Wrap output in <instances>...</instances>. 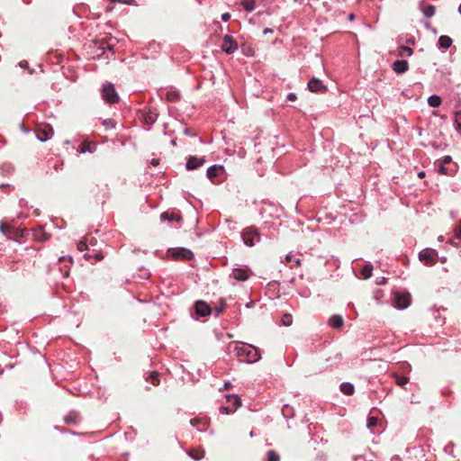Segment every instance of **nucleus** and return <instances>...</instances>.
<instances>
[{
	"instance_id": "nucleus-1",
	"label": "nucleus",
	"mask_w": 461,
	"mask_h": 461,
	"mask_svg": "<svg viewBox=\"0 0 461 461\" xmlns=\"http://www.w3.org/2000/svg\"><path fill=\"white\" fill-rule=\"evenodd\" d=\"M235 352L242 362L249 364L256 363L261 358L260 349L245 342H237Z\"/></svg>"
},
{
	"instance_id": "nucleus-2",
	"label": "nucleus",
	"mask_w": 461,
	"mask_h": 461,
	"mask_svg": "<svg viewBox=\"0 0 461 461\" xmlns=\"http://www.w3.org/2000/svg\"><path fill=\"white\" fill-rule=\"evenodd\" d=\"M240 236L244 245L249 248L255 246L261 240L259 230L254 225L243 229Z\"/></svg>"
},
{
	"instance_id": "nucleus-3",
	"label": "nucleus",
	"mask_w": 461,
	"mask_h": 461,
	"mask_svg": "<svg viewBox=\"0 0 461 461\" xmlns=\"http://www.w3.org/2000/svg\"><path fill=\"white\" fill-rule=\"evenodd\" d=\"M101 95L103 100L109 104H113L119 102L120 97L112 83H105L101 89Z\"/></svg>"
},
{
	"instance_id": "nucleus-4",
	"label": "nucleus",
	"mask_w": 461,
	"mask_h": 461,
	"mask_svg": "<svg viewBox=\"0 0 461 461\" xmlns=\"http://www.w3.org/2000/svg\"><path fill=\"white\" fill-rule=\"evenodd\" d=\"M118 43V41L115 37L105 36L104 38L98 39L95 41V44L97 46L98 50L102 51L98 56H102L105 53L106 50L112 51L113 53V49Z\"/></svg>"
},
{
	"instance_id": "nucleus-5",
	"label": "nucleus",
	"mask_w": 461,
	"mask_h": 461,
	"mask_svg": "<svg viewBox=\"0 0 461 461\" xmlns=\"http://www.w3.org/2000/svg\"><path fill=\"white\" fill-rule=\"evenodd\" d=\"M139 117L142 122L149 127L148 129H149L158 120V113L155 108L145 107L139 112Z\"/></svg>"
},
{
	"instance_id": "nucleus-6",
	"label": "nucleus",
	"mask_w": 461,
	"mask_h": 461,
	"mask_svg": "<svg viewBox=\"0 0 461 461\" xmlns=\"http://www.w3.org/2000/svg\"><path fill=\"white\" fill-rule=\"evenodd\" d=\"M167 255L174 259L189 260L193 258V252L185 248L169 249Z\"/></svg>"
},
{
	"instance_id": "nucleus-7",
	"label": "nucleus",
	"mask_w": 461,
	"mask_h": 461,
	"mask_svg": "<svg viewBox=\"0 0 461 461\" xmlns=\"http://www.w3.org/2000/svg\"><path fill=\"white\" fill-rule=\"evenodd\" d=\"M438 252L432 249H425L419 253L420 260L427 266H432L437 262Z\"/></svg>"
},
{
	"instance_id": "nucleus-8",
	"label": "nucleus",
	"mask_w": 461,
	"mask_h": 461,
	"mask_svg": "<svg viewBox=\"0 0 461 461\" xmlns=\"http://www.w3.org/2000/svg\"><path fill=\"white\" fill-rule=\"evenodd\" d=\"M237 49H238L237 41L230 35H228V34L225 35L223 37L221 50L226 54H232L237 50Z\"/></svg>"
},
{
	"instance_id": "nucleus-9",
	"label": "nucleus",
	"mask_w": 461,
	"mask_h": 461,
	"mask_svg": "<svg viewBox=\"0 0 461 461\" xmlns=\"http://www.w3.org/2000/svg\"><path fill=\"white\" fill-rule=\"evenodd\" d=\"M251 275L248 267H235L232 270L231 276L237 281H246Z\"/></svg>"
},
{
	"instance_id": "nucleus-10",
	"label": "nucleus",
	"mask_w": 461,
	"mask_h": 461,
	"mask_svg": "<svg viewBox=\"0 0 461 461\" xmlns=\"http://www.w3.org/2000/svg\"><path fill=\"white\" fill-rule=\"evenodd\" d=\"M194 308L198 317H206L210 315L212 311L210 305L204 301H197Z\"/></svg>"
},
{
	"instance_id": "nucleus-11",
	"label": "nucleus",
	"mask_w": 461,
	"mask_h": 461,
	"mask_svg": "<svg viewBox=\"0 0 461 461\" xmlns=\"http://www.w3.org/2000/svg\"><path fill=\"white\" fill-rule=\"evenodd\" d=\"M411 303V294L409 293H399L395 295L394 304L398 309H406Z\"/></svg>"
},
{
	"instance_id": "nucleus-12",
	"label": "nucleus",
	"mask_w": 461,
	"mask_h": 461,
	"mask_svg": "<svg viewBox=\"0 0 461 461\" xmlns=\"http://www.w3.org/2000/svg\"><path fill=\"white\" fill-rule=\"evenodd\" d=\"M204 162L203 157L189 156L186 159L185 167L187 170H194L201 167Z\"/></svg>"
},
{
	"instance_id": "nucleus-13",
	"label": "nucleus",
	"mask_w": 461,
	"mask_h": 461,
	"mask_svg": "<svg viewBox=\"0 0 461 461\" xmlns=\"http://www.w3.org/2000/svg\"><path fill=\"white\" fill-rule=\"evenodd\" d=\"M308 89L312 93H323L327 90L323 83L317 77H312L309 80Z\"/></svg>"
},
{
	"instance_id": "nucleus-14",
	"label": "nucleus",
	"mask_w": 461,
	"mask_h": 461,
	"mask_svg": "<svg viewBox=\"0 0 461 461\" xmlns=\"http://www.w3.org/2000/svg\"><path fill=\"white\" fill-rule=\"evenodd\" d=\"M53 133H54L53 129L49 125H47L43 128H40L36 131L37 139L41 142H44V141L51 139V137L53 136Z\"/></svg>"
},
{
	"instance_id": "nucleus-15",
	"label": "nucleus",
	"mask_w": 461,
	"mask_h": 461,
	"mask_svg": "<svg viewBox=\"0 0 461 461\" xmlns=\"http://www.w3.org/2000/svg\"><path fill=\"white\" fill-rule=\"evenodd\" d=\"M393 69L397 74H403L409 69V63L406 60H396L393 64Z\"/></svg>"
},
{
	"instance_id": "nucleus-16",
	"label": "nucleus",
	"mask_w": 461,
	"mask_h": 461,
	"mask_svg": "<svg viewBox=\"0 0 461 461\" xmlns=\"http://www.w3.org/2000/svg\"><path fill=\"white\" fill-rule=\"evenodd\" d=\"M33 238L38 241L44 242L50 238V235L42 227H39L33 230Z\"/></svg>"
},
{
	"instance_id": "nucleus-17",
	"label": "nucleus",
	"mask_w": 461,
	"mask_h": 461,
	"mask_svg": "<svg viewBox=\"0 0 461 461\" xmlns=\"http://www.w3.org/2000/svg\"><path fill=\"white\" fill-rule=\"evenodd\" d=\"M160 220L162 221H167L170 222L179 221L181 220V216L180 214L173 212H164L160 214Z\"/></svg>"
},
{
	"instance_id": "nucleus-18",
	"label": "nucleus",
	"mask_w": 461,
	"mask_h": 461,
	"mask_svg": "<svg viewBox=\"0 0 461 461\" xmlns=\"http://www.w3.org/2000/svg\"><path fill=\"white\" fill-rule=\"evenodd\" d=\"M96 149V146L94 142H91V141H87V140H85L81 146H80V149H78V152L79 153H86V152H90V153H94Z\"/></svg>"
},
{
	"instance_id": "nucleus-19",
	"label": "nucleus",
	"mask_w": 461,
	"mask_h": 461,
	"mask_svg": "<svg viewBox=\"0 0 461 461\" xmlns=\"http://www.w3.org/2000/svg\"><path fill=\"white\" fill-rule=\"evenodd\" d=\"M344 323L343 318L341 315L334 314L329 320V325L332 328L339 329Z\"/></svg>"
},
{
	"instance_id": "nucleus-20",
	"label": "nucleus",
	"mask_w": 461,
	"mask_h": 461,
	"mask_svg": "<svg viewBox=\"0 0 461 461\" xmlns=\"http://www.w3.org/2000/svg\"><path fill=\"white\" fill-rule=\"evenodd\" d=\"M223 170L221 166L212 165L207 168L206 176L212 181L217 176L218 172Z\"/></svg>"
},
{
	"instance_id": "nucleus-21",
	"label": "nucleus",
	"mask_w": 461,
	"mask_h": 461,
	"mask_svg": "<svg viewBox=\"0 0 461 461\" xmlns=\"http://www.w3.org/2000/svg\"><path fill=\"white\" fill-rule=\"evenodd\" d=\"M339 390L342 393L345 395H352L355 392V387L351 383L348 382H343L339 385Z\"/></svg>"
},
{
	"instance_id": "nucleus-22",
	"label": "nucleus",
	"mask_w": 461,
	"mask_h": 461,
	"mask_svg": "<svg viewBox=\"0 0 461 461\" xmlns=\"http://www.w3.org/2000/svg\"><path fill=\"white\" fill-rule=\"evenodd\" d=\"M452 44V40L447 35H442L438 38V46L440 49L447 50Z\"/></svg>"
},
{
	"instance_id": "nucleus-23",
	"label": "nucleus",
	"mask_w": 461,
	"mask_h": 461,
	"mask_svg": "<svg viewBox=\"0 0 461 461\" xmlns=\"http://www.w3.org/2000/svg\"><path fill=\"white\" fill-rule=\"evenodd\" d=\"M64 420L67 424L77 423L79 420V414L78 412L72 411L65 416Z\"/></svg>"
},
{
	"instance_id": "nucleus-24",
	"label": "nucleus",
	"mask_w": 461,
	"mask_h": 461,
	"mask_svg": "<svg viewBox=\"0 0 461 461\" xmlns=\"http://www.w3.org/2000/svg\"><path fill=\"white\" fill-rule=\"evenodd\" d=\"M441 98L437 95H432L428 98V104L430 107L437 108L441 104Z\"/></svg>"
},
{
	"instance_id": "nucleus-25",
	"label": "nucleus",
	"mask_w": 461,
	"mask_h": 461,
	"mask_svg": "<svg viewBox=\"0 0 461 461\" xmlns=\"http://www.w3.org/2000/svg\"><path fill=\"white\" fill-rule=\"evenodd\" d=\"M373 266L370 263L366 264L361 269L363 278L367 279L372 276Z\"/></svg>"
},
{
	"instance_id": "nucleus-26",
	"label": "nucleus",
	"mask_w": 461,
	"mask_h": 461,
	"mask_svg": "<svg viewBox=\"0 0 461 461\" xmlns=\"http://www.w3.org/2000/svg\"><path fill=\"white\" fill-rule=\"evenodd\" d=\"M189 456L194 460H201L204 456V450L203 449H192L189 451Z\"/></svg>"
},
{
	"instance_id": "nucleus-27",
	"label": "nucleus",
	"mask_w": 461,
	"mask_h": 461,
	"mask_svg": "<svg viewBox=\"0 0 461 461\" xmlns=\"http://www.w3.org/2000/svg\"><path fill=\"white\" fill-rule=\"evenodd\" d=\"M227 401L228 402H230V404H232L235 409L240 407L241 405V400L240 398L236 395V394H232V395H227Z\"/></svg>"
},
{
	"instance_id": "nucleus-28",
	"label": "nucleus",
	"mask_w": 461,
	"mask_h": 461,
	"mask_svg": "<svg viewBox=\"0 0 461 461\" xmlns=\"http://www.w3.org/2000/svg\"><path fill=\"white\" fill-rule=\"evenodd\" d=\"M412 53V49L407 46H401L398 50V55L401 57H410Z\"/></svg>"
},
{
	"instance_id": "nucleus-29",
	"label": "nucleus",
	"mask_w": 461,
	"mask_h": 461,
	"mask_svg": "<svg viewBox=\"0 0 461 461\" xmlns=\"http://www.w3.org/2000/svg\"><path fill=\"white\" fill-rule=\"evenodd\" d=\"M240 4L248 12H252L255 9V0H240Z\"/></svg>"
},
{
	"instance_id": "nucleus-30",
	"label": "nucleus",
	"mask_w": 461,
	"mask_h": 461,
	"mask_svg": "<svg viewBox=\"0 0 461 461\" xmlns=\"http://www.w3.org/2000/svg\"><path fill=\"white\" fill-rule=\"evenodd\" d=\"M436 9L432 5H428L423 8V14L427 18H430L435 14Z\"/></svg>"
},
{
	"instance_id": "nucleus-31",
	"label": "nucleus",
	"mask_w": 461,
	"mask_h": 461,
	"mask_svg": "<svg viewBox=\"0 0 461 461\" xmlns=\"http://www.w3.org/2000/svg\"><path fill=\"white\" fill-rule=\"evenodd\" d=\"M293 258L294 257H293L292 253H289L285 256V258L286 262L293 263V265L290 266L291 268H293L294 266H300L302 263L300 258Z\"/></svg>"
},
{
	"instance_id": "nucleus-32",
	"label": "nucleus",
	"mask_w": 461,
	"mask_h": 461,
	"mask_svg": "<svg viewBox=\"0 0 461 461\" xmlns=\"http://www.w3.org/2000/svg\"><path fill=\"white\" fill-rule=\"evenodd\" d=\"M394 380H395V383L397 385L402 387L409 382V377L408 376H400V375H395Z\"/></svg>"
},
{
	"instance_id": "nucleus-33",
	"label": "nucleus",
	"mask_w": 461,
	"mask_h": 461,
	"mask_svg": "<svg viewBox=\"0 0 461 461\" xmlns=\"http://www.w3.org/2000/svg\"><path fill=\"white\" fill-rule=\"evenodd\" d=\"M279 455L275 450H269L267 453V461H279Z\"/></svg>"
},
{
	"instance_id": "nucleus-34",
	"label": "nucleus",
	"mask_w": 461,
	"mask_h": 461,
	"mask_svg": "<svg viewBox=\"0 0 461 461\" xmlns=\"http://www.w3.org/2000/svg\"><path fill=\"white\" fill-rule=\"evenodd\" d=\"M179 93L176 91H168L167 93V99L170 102H176L179 99Z\"/></svg>"
},
{
	"instance_id": "nucleus-35",
	"label": "nucleus",
	"mask_w": 461,
	"mask_h": 461,
	"mask_svg": "<svg viewBox=\"0 0 461 461\" xmlns=\"http://www.w3.org/2000/svg\"><path fill=\"white\" fill-rule=\"evenodd\" d=\"M147 380L149 381L153 385L159 384L158 374L157 372H152Z\"/></svg>"
},
{
	"instance_id": "nucleus-36",
	"label": "nucleus",
	"mask_w": 461,
	"mask_h": 461,
	"mask_svg": "<svg viewBox=\"0 0 461 461\" xmlns=\"http://www.w3.org/2000/svg\"><path fill=\"white\" fill-rule=\"evenodd\" d=\"M455 126L456 129L461 131V111L455 113Z\"/></svg>"
},
{
	"instance_id": "nucleus-37",
	"label": "nucleus",
	"mask_w": 461,
	"mask_h": 461,
	"mask_svg": "<svg viewBox=\"0 0 461 461\" xmlns=\"http://www.w3.org/2000/svg\"><path fill=\"white\" fill-rule=\"evenodd\" d=\"M102 123L105 127V129H107V130L113 129L116 126L115 122L113 120H112V119H105V120L103 121Z\"/></svg>"
},
{
	"instance_id": "nucleus-38",
	"label": "nucleus",
	"mask_w": 461,
	"mask_h": 461,
	"mask_svg": "<svg viewBox=\"0 0 461 461\" xmlns=\"http://www.w3.org/2000/svg\"><path fill=\"white\" fill-rule=\"evenodd\" d=\"M293 322V317L289 313H285L282 317V323L285 326H290Z\"/></svg>"
},
{
	"instance_id": "nucleus-39",
	"label": "nucleus",
	"mask_w": 461,
	"mask_h": 461,
	"mask_svg": "<svg viewBox=\"0 0 461 461\" xmlns=\"http://www.w3.org/2000/svg\"><path fill=\"white\" fill-rule=\"evenodd\" d=\"M377 424V419L375 417H369L367 419V428L373 429Z\"/></svg>"
},
{
	"instance_id": "nucleus-40",
	"label": "nucleus",
	"mask_w": 461,
	"mask_h": 461,
	"mask_svg": "<svg viewBox=\"0 0 461 461\" xmlns=\"http://www.w3.org/2000/svg\"><path fill=\"white\" fill-rule=\"evenodd\" d=\"M438 172L442 175H450L448 168L446 167V165L443 164L438 165Z\"/></svg>"
},
{
	"instance_id": "nucleus-41",
	"label": "nucleus",
	"mask_w": 461,
	"mask_h": 461,
	"mask_svg": "<svg viewBox=\"0 0 461 461\" xmlns=\"http://www.w3.org/2000/svg\"><path fill=\"white\" fill-rule=\"evenodd\" d=\"M223 309H224V303L221 302L220 305L216 306L213 309L215 316H219L223 312Z\"/></svg>"
},
{
	"instance_id": "nucleus-42",
	"label": "nucleus",
	"mask_w": 461,
	"mask_h": 461,
	"mask_svg": "<svg viewBox=\"0 0 461 461\" xmlns=\"http://www.w3.org/2000/svg\"><path fill=\"white\" fill-rule=\"evenodd\" d=\"M452 161V158L450 156H444L440 159V164L447 165L449 164Z\"/></svg>"
},
{
	"instance_id": "nucleus-43",
	"label": "nucleus",
	"mask_w": 461,
	"mask_h": 461,
	"mask_svg": "<svg viewBox=\"0 0 461 461\" xmlns=\"http://www.w3.org/2000/svg\"><path fill=\"white\" fill-rule=\"evenodd\" d=\"M77 249L78 250L80 251H84L85 249H87V244L86 241L84 240H81L78 244H77Z\"/></svg>"
},
{
	"instance_id": "nucleus-44",
	"label": "nucleus",
	"mask_w": 461,
	"mask_h": 461,
	"mask_svg": "<svg viewBox=\"0 0 461 461\" xmlns=\"http://www.w3.org/2000/svg\"><path fill=\"white\" fill-rule=\"evenodd\" d=\"M232 411L229 408V407H225V406H221L220 408V412L221 414H229Z\"/></svg>"
},
{
	"instance_id": "nucleus-45",
	"label": "nucleus",
	"mask_w": 461,
	"mask_h": 461,
	"mask_svg": "<svg viewBox=\"0 0 461 461\" xmlns=\"http://www.w3.org/2000/svg\"><path fill=\"white\" fill-rule=\"evenodd\" d=\"M456 231V238L461 240V220L458 227L455 230Z\"/></svg>"
},
{
	"instance_id": "nucleus-46",
	"label": "nucleus",
	"mask_w": 461,
	"mask_h": 461,
	"mask_svg": "<svg viewBox=\"0 0 461 461\" xmlns=\"http://www.w3.org/2000/svg\"><path fill=\"white\" fill-rule=\"evenodd\" d=\"M286 99L288 101H292L293 102V101H295L297 99V96H296V95L294 93H289L287 95V96H286Z\"/></svg>"
},
{
	"instance_id": "nucleus-47",
	"label": "nucleus",
	"mask_w": 461,
	"mask_h": 461,
	"mask_svg": "<svg viewBox=\"0 0 461 461\" xmlns=\"http://www.w3.org/2000/svg\"><path fill=\"white\" fill-rule=\"evenodd\" d=\"M230 19V14L229 13H224L221 14V20L223 22H228Z\"/></svg>"
},
{
	"instance_id": "nucleus-48",
	"label": "nucleus",
	"mask_w": 461,
	"mask_h": 461,
	"mask_svg": "<svg viewBox=\"0 0 461 461\" xmlns=\"http://www.w3.org/2000/svg\"><path fill=\"white\" fill-rule=\"evenodd\" d=\"M7 228L6 224L5 222H2L1 225H0V231L3 233V234H5V229Z\"/></svg>"
},
{
	"instance_id": "nucleus-49",
	"label": "nucleus",
	"mask_w": 461,
	"mask_h": 461,
	"mask_svg": "<svg viewBox=\"0 0 461 461\" xmlns=\"http://www.w3.org/2000/svg\"><path fill=\"white\" fill-rule=\"evenodd\" d=\"M150 164L154 167L158 166L159 164V159L158 158H152L151 161H150Z\"/></svg>"
},
{
	"instance_id": "nucleus-50",
	"label": "nucleus",
	"mask_w": 461,
	"mask_h": 461,
	"mask_svg": "<svg viewBox=\"0 0 461 461\" xmlns=\"http://www.w3.org/2000/svg\"><path fill=\"white\" fill-rule=\"evenodd\" d=\"M391 461H402V458L398 455H394L392 456Z\"/></svg>"
},
{
	"instance_id": "nucleus-51",
	"label": "nucleus",
	"mask_w": 461,
	"mask_h": 461,
	"mask_svg": "<svg viewBox=\"0 0 461 461\" xmlns=\"http://www.w3.org/2000/svg\"><path fill=\"white\" fill-rule=\"evenodd\" d=\"M384 282H385V278L384 277H380V278L376 279V284L377 285H383V284H384Z\"/></svg>"
},
{
	"instance_id": "nucleus-52",
	"label": "nucleus",
	"mask_w": 461,
	"mask_h": 461,
	"mask_svg": "<svg viewBox=\"0 0 461 461\" xmlns=\"http://www.w3.org/2000/svg\"><path fill=\"white\" fill-rule=\"evenodd\" d=\"M199 422H200V421H199L198 420H195V419H192V420H190V424H191L192 426H194H194H196V424H197V423H199Z\"/></svg>"
},
{
	"instance_id": "nucleus-53",
	"label": "nucleus",
	"mask_w": 461,
	"mask_h": 461,
	"mask_svg": "<svg viewBox=\"0 0 461 461\" xmlns=\"http://www.w3.org/2000/svg\"><path fill=\"white\" fill-rule=\"evenodd\" d=\"M273 32H274V31L272 29H270V28H266L263 31L264 34H268V33H273Z\"/></svg>"
},
{
	"instance_id": "nucleus-54",
	"label": "nucleus",
	"mask_w": 461,
	"mask_h": 461,
	"mask_svg": "<svg viewBox=\"0 0 461 461\" xmlns=\"http://www.w3.org/2000/svg\"><path fill=\"white\" fill-rule=\"evenodd\" d=\"M20 67L21 68H27L28 67V62L27 61H21L19 63Z\"/></svg>"
},
{
	"instance_id": "nucleus-55",
	"label": "nucleus",
	"mask_w": 461,
	"mask_h": 461,
	"mask_svg": "<svg viewBox=\"0 0 461 461\" xmlns=\"http://www.w3.org/2000/svg\"><path fill=\"white\" fill-rule=\"evenodd\" d=\"M95 258L97 259V260H101L103 258V256L100 254V253H96L95 254Z\"/></svg>"
},
{
	"instance_id": "nucleus-56",
	"label": "nucleus",
	"mask_w": 461,
	"mask_h": 461,
	"mask_svg": "<svg viewBox=\"0 0 461 461\" xmlns=\"http://www.w3.org/2000/svg\"><path fill=\"white\" fill-rule=\"evenodd\" d=\"M418 176H419V178H422V177H424V176H425V172H424V171H420V172H419V173H418Z\"/></svg>"
},
{
	"instance_id": "nucleus-57",
	"label": "nucleus",
	"mask_w": 461,
	"mask_h": 461,
	"mask_svg": "<svg viewBox=\"0 0 461 461\" xmlns=\"http://www.w3.org/2000/svg\"><path fill=\"white\" fill-rule=\"evenodd\" d=\"M229 387H230V383H225L224 385H223V388L224 389H228Z\"/></svg>"
},
{
	"instance_id": "nucleus-58",
	"label": "nucleus",
	"mask_w": 461,
	"mask_h": 461,
	"mask_svg": "<svg viewBox=\"0 0 461 461\" xmlns=\"http://www.w3.org/2000/svg\"><path fill=\"white\" fill-rule=\"evenodd\" d=\"M354 18H355V15H354L353 14H350L348 15V19H349L350 21H353V20H354Z\"/></svg>"
},
{
	"instance_id": "nucleus-59",
	"label": "nucleus",
	"mask_w": 461,
	"mask_h": 461,
	"mask_svg": "<svg viewBox=\"0 0 461 461\" xmlns=\"http://www.w3.org/2000/svg\"><path fill=\"white\" fill-rule=\"evenodd\" d=\"M185 134H186V135H190V134H191V133H190V130H189V129H185Z\"/></svg>"
},
{
	"instance_id": "nucleus-60",
	"label": "nucleus",
	"mask_w": 461,
	"mask_h": 461,
	"mask_svg": "<svg viewBox=\"0 0 461 461\" xmlns=\"http://www.w3.org/2000/svg\"><path fill=\"white\" fill-rule=\"evenodd\" d=\"M336 357H337L339 360H341L342 356H341L340 354H337V355H336Z\"/></svg>"
},
{
	"instance_id": "nucleus-61",
	"label": "nucleus",
	"mask_w": 461,
	"mask_h": 461,
	"mask_svg": "<svg viewBox=\"0 0 461 461\" xmlns=\"http://www.w3.org/2000/svg\"><path fill=\"white\" fill-rule=\"evenodd\" d=\"M171 144H172L173 146H176V140H171Z\"/></svg>"
},
{
	"instance_id": "nucleus-62",
	"label": "nucleus",
	"mask_w": 461,
	"mask_h": 461,
	"mask_svg": "<svg viewBox=\"0 0 461 461\" xmlns=\"http://www.w3.org/2000/svg\"><path fill=\"white\" fill-rule=\"evenodd\" d=\"M89 257H90V255H89V254H87V253H86V254H85V258H88Z\"/></svg>"
},
{
	"instance_id": "nucleus-63",
	"label": "nucleus",
	"mask_w": 461,
	"mask_h": 461,
	"mask_svg": "<svg viewBox=\"0 0 461 461\" xmlns=\"http://www.w3.org/2000/svg\"><path fill=\"white\" fill-rule=\"evenodd\" d=\"M448 447H449V446L445 447V451L447 452L448 451Z\"/></svg>"
},
{
	"instance_id": "nucleus-64",
	"label": "nucleus",
	"mask_w": 461,
	"mask_h": 461,
	"mask_svg": "<svg viewBox=\"0 0 461 461\" xmlns=\"http://www.w3.org/2000/svg\"><path fill=\"white\" fill-rule=\"evenodd\" d=\"M458 12L461 14V5L458 7Z\"/></svg>"
}]
</instances>
